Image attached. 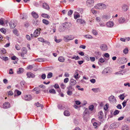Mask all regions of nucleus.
Instances as JSON below:
<instances>
[{"mask_svg": "<svg viewBox=\"0 0 130 130\" xmlns=\"http://www.w3.org/2000/svg\"><path fill=\"white\" fill-rule=\"evenodd\" d=\"M24 71V69L22 68H20L19 69V70L17 71V73L18 74H20L22 73Z\"/></svg>", "mask_w": 130, "mask_h": 130, "instance_id": "4be33fe9", "label": "nucleus"}, {"mask_svg": "<svg viewBox=\"0 0 130 130\" xmlns=\"http://www.w3.org/2000/svg\"><path fill=\"white\" fill-rule=\"evenodd\" d=\"M108 72V71H107V69H104L103 71L102 72V74H104L106 73H107Z\"/></svg>", "mask_w": 130, "mask_h": 130, "instance_id": "5fc2aeb1", "label": "nucleus"}, {"mask_svg": "<svg viewBox=\"0 0 130 130\" xmlns=\"http://www.w3.org/2000/svg\"><path fill=\"white\" fill-rule=\"evenodd\" d=\"M0 31L3 33L5 34L6 32V30L5 29H4V28H2L1 29Z\"/></svg>", "mask_w": 130, "mask_h": 130, "instance_id": "a19ab883", "label": "nucleus"}, {"mask_svg": "<svg viewBox=\"0 0 130 130\" xmlns=\"http://www.w3.org/2000/svg\"><path fill=\"white\" fill-rule=\"evenodd\" d=\"M117 60L119 63L121 64L125 63L127 61V59L125 57L119 58Z\"/></svg>", "mask_w": 130, "mask_h": 130, "instance_id": "f257e3e1", "label": "nucleus"}, {"mask_svg": "<svg viewBox=\"0 0 130 130\" xmlns=\"http://www.w3.org/2000/svg\"><path fill=\"white\" fill-rule=\"evenodd\" d=\"M1 51L2 53H3V54H5L6 53V51L4 48H2L1 50Z\"/></svg>", "mask_w": 130, "mask_h": 130, "instance_id": "c03bdc74", "label": "nucleus"}, {"mask_svg": "<svg viewBox=\"0 0 130 130\" xmlns=\"http://www.w3.org/2000/svg\"><path fill=\"white\" fill-rule=\"evenodd\" d=\"M94 8L96 9H100V4H98L96 6H94Z\"/></svg>", "mask_w": 130, "mask_h": 130, "instance_id": "4d7b16f0", "label": "nucleus"}, {"mask_svg": "<svg viewBox=\"0 0 130 130\" xmlns=\"http://www.w3.org/2000/svg\"><path fill=\"white\" fill-rule=\"evenodd\" d=\"M85 37L86 38L88 39H92L93 38V37L92 36L89 35H86L85 36Z\"/></svg>", "mask_w": 130, "mask_h": 130, "instance_id": "de8ad7c7", "label": "nucleus"}, {"mask_svg": "<svg viewBox=\"0 0 130 130\" xmlns=\"http://www.w3.org/2000/svg\"><path fill=\"white\" fill-rule=\"evenodd\" d=\"M41 30V29L40 28L37 29L34 32V37H37L39 36L40 33V31Z\"/></svg>", "mask_w": 130, "mask_h": 130, "instance_id": "39448f33", "label": "nucleus"}, {"mask_svg": "<svg viewBox=\"0 0 130 130\" xmlns=\"http://www.w3.org/2000/svg\"><path fill=\"white\" fill-rule=\"evenodd\" d=\"M118 109H121L122 108V107L121 105L120 104H118L116 106Z\"/></svg>", "mask_w": 130, "mask_h": 130, "instance_id": "bf43d9fd", "label": "nucleus"}, {"mask_svg": "<svg viewBox=\"0 0 130 130\" xmlns=\"http://www.w3.org/2000/svg\"><path fill=\"white\" fill-rule=\"evenodd\" d=\"M65 29L63 25H62L59 26V30L60 32L62 31H64Z\"/></svg>", "mask_w": 130, "mask_h": 130, "instance_id": "6ab92c4d", "label": "nucleus"}, {"mask_svg": "<svg viewBox=\"0 0 130 130\" xmlns=\"http://www.w3.org/2000/svg\"><path fill=\"white\" fill-rule=\"evenodd\" d=\"M58 107L59 109H63V106L61 104L58 105Z\"/></svg>", "mask_w": 130, "mask_h": 130, "instance_id": "e2e57ef3", "label": "nucleus"}, {"mask_svg": "<svg viewBox=\"0 0 130 130\" xmlns=\"http://www.w3.org/2000/svg\"><path fill=\"white\" fill-rule=\"evenodd\" d=\"M29 25V23L27 22H26L25 23L24 26L26 27H28Z\"/></svg>", "mask_w": 130, "mask_h": 130, "instance_id": "69168bd1", "label": "nucleus"}, {"mask_svg": "<svg viewBox=\"0 0 130 130\" xmlns=\"http://www.w3.org/2000/svg\"><path fill=\"white\" fill-rule=\"evenodd\" d=\"M90 59L91 61L93 62L95 61V58L94 57H90Z\"/></svg>", "mask_w": 130, "mask_h": 130, "instance_id": "0e129e2a", "label": "nucleus"}, {"mask_svg": "<svg viewBox=\"0 0 130 130\" xmlns=\"http://www.w3.org/2000/svg\"><path fill=\"white\" fill-rule=\"evenodd\" d=\"M53 76V74L51 72H49L47 75V77L48 78H50L51 77H52Z\"/></svg>", "mask_w": 130, "mask_h": 130, "instance_id": "2f4dec72", "label": "nucleus"}, {"mask_svg": "<svg viewBox=\"0 0 130 130\" xmlns=\"http://www.w3.org/2000/svg\"><path fill=\"white\" fill-rule=\"evenodd\" d=\"M120 112V111H119L118 110H116L114 111L113 114L114 115H116L119 114Z\"/></svg>", "mask_w": 130, "mask_h": 130, "instance_id": "58836bf2", "label": "nucleus"}, {"mask_svg": "<svg viewBox=\"0 0 130 130\" xmlns=\"http://www.w3.org/2000/svg\"><path fill=\"white\" fill-rule=\"evenodd\" d=\"M90 82L92 83H94L95 82V80L93 78L92 79L90 80Z\"/></svg>", "mask_w": 130, "mask_h": 130, "instance_id": "052dcab7", "label": "nucleus"}, {"mask_svg": "<svg viewBox=\"0 0 130 130\" xmlns=\"http://www.w3.org/2000/svg\"><path fill=\"white\" fill-rule=\"evenodd\" d=\"M17 30L15 29H14L13 30V33L15 34V35H17V36H18V34H17Z\"/></svg>", "mask_w": 130, "mask_h": 130, "instance_id": "3c124183", "label": "nucleus"}, {"mask_svg": "<svg viewBox=\"0 0 130 130\" xmlns=\"http://www.w3.org/2000/svg\"><path fill=\"white\" fill-rule=\"evenodd\" d=\"M70 85L74 86L76 84V80L73 79H71L70 80Z\"/></svg>", "mask_w": 130, "mask_h": 130, "instance_id": "9d476101", "label": "nucleus"}, {"mask_svg": "<svg viewBox=\"0 0 130 130\" xmlns=\"http://www.w3.org/2000/svg\"><path fill=\"white\" fill-rule=\"evenodd\" d=\"M122 9L124 11H126L128 9V8L127 6L125 4L123 5L122 7Z\"/></svg>", "mask_w": 130, "mask_h": 130, "instance_id": "5701e85b", "label": "nucleus"}, {"mask_svg": "<svg viewBox=\"0 0 130 130\" xmlns=\"http://www.w3.org/2000/svg\"><path fill=\"white\" fill-rule=\"evenodd\" d=\"M122 130H129V128L127 125H125L122 127Z\"/></svg>", "mask_w": 130, "mask_h": 130, "instance_id": "c756f323", "label": "nucleus"}, {"mask_svg": "<svg viewBox=\"0 0 130 130\" xmlns=\"http://www.w3.org/2000/svg\"><path fill=\"white\" fill-rule=\"evenodd\" d=\"M76 75H74V77L76 79H77L78 78V76L79 74H78V73L77 72H76Z\"/></svg>", "mask_w": 130, "mask_h": 130, "instance_id": "13d9d810", "label": "nucleus"}, {"mask_svg": "<svg viewBox=\"0 0 130 130\" xmlns=\"http://www.w3.org/2000/svg\"><path fill=\"white\" fill-rule=\"evenodd\" d=\"M94 106L93 105H91L89 107V109L91 111H92L94 109Z\"/></svg>", "mask_w": 130, "mask_h": 130, "instance_id": "ea45409f", "label": "nucleus"}, {"mask_svg": "<svg viewBox=\"0 0 130 130\" xmlns=\"http://www.w3.org/2000/svg\"><path fill=\"white\" fill-rule=\"evenodd\" d=\"M38 40L39 41L42 42H46V41H44V39L42 38H38Z\"/></svg>", "mask_w": 130, "mask_h": 130, "instance_id": "09e8293b", "label": "nucleus"}, {"mask_svg": "<svg viewBox=\"0 0 130 130\" xmlns=\"http://www.w3.org/2000/svg\"><path fill=\"white\" fill-rule=\"evenodd\" d=\"M100 48L103 51H105L108 49V47L107 45L105 44H102L100 46Z\"/></svg>", "mask_w": 130, "mask_h": 130, "instance_id": "423d86ee", "label": "nucleus"}, {"mask_svg": "<svg viewBox=\"0 0 130 130\" xmlns=\"http://www.w3.org/2000/svg\"><path fill=\"white\" fill-rule=\"evenodd\" d=\"M74 38V37L72 36H67L64 37L63 38L64 40L66 42H68L69 40H73Z\"/></svg>", "mask_w": 130, "mask_h": 130, "instance_id": "f03ea898", "label": "nucleus"}, {"mask_svg": "<svg viewBox=\"0 0 130 130\" xmlns=\"http://www.w3.org/2000/svg\"><path fill=\"white\" fill-rule=\"evenodd\" d=\"M21 94V92L18 90L16 89L14 92V96L15 97L17 96H19Z\"/></svg>", "mask_w": 130, "mask_h": 130, "instance_id": "9b49d317", "label": "nucleus"}, {"mask_svg": "<svg viewBox=\"0 0 130 130\" xmlns=\"http://www.w3.org/2000/svg\"><path fill=\"white\" fill-rule=\"evenodd\" d=\"M3 108L6 109L10 107V104L9 102H5L3 105Z\"/></svg>", "mask_w": 130, "mask_h": 130, "instance_id": "0eeeda50", "label": "nucleus"}, {"mask_svg": "<svg viewBox=\"0 0 130 130\" xmlns=\"http://www.w3.org/2000/svg\"><path fill=\"white\" fill-rule=\"evenodd\" d=\"M67 94L69 96L71 95L72 94V91L70 90H68L67 91Z\"/></svg>", "mask_w": 130, "mask_h": 130, "instance_id": "79ce46f5", "label": "nucleus"}, {"mask_svg": "<svg viewBox=\"0 0 130 130\" xmlns=\"http://www.w3.org/2000/svg\"><path fill=\"white\" fill-rule=\"evenodd\" d=\"M89 113V109L87 108H86L85 110L84 113V114L86 115Z\"/></svg>", "mask_w": 130, "mask_h": 130, "instance_id": "37998d69", "label": "nucleus"}, {"mask_svg": "<svg viewBox=\"0 0 130 130\" xmlns=\"http://www.w3.org/2000/svg\"><path fill=\"white\" fill-rule=\"evenodd\" d=\"M58 60L61 62H63L64 61V58L62 56H60L58 58Z\"/></svg>", "mask_w": 130, "mask_h": 130, "instance_id": "cd10ccee", "label": "nucleus"}, {"mask_svg": "<svg viewBox=\"0 0 130 130\" xmlns=\"http://www.w3.org/2000/svg\"><path fill=\"white\" fill-rule=\"evenodd\" d=\"M15 47L16 49L18 50H19L20 49V46L19 45H15Z\"/></svg>", "mask_w": 130, "mask_h": 130, "instance_id": "6e6d98bb", "label": "nucleus"}, {"mask_svg": "<svg viewBox=\"0 0 130 130\" xmlns=\"http://www.w3.org/2000/svg\"><path fill=\"white\" fill-rule=\"evenodd\" d=\"M26 75L27 77L29 78L30 77L34 78L35 77V75L31 72H27Z\"/></svg>", "mask_w": 130, "mask_h": 130, "instance_id": "f8f14e48", "label": "nucleus"}, {"mask_svg": "<svg viewBox=\"0 0 130 130\" xmlns=\"http://www.w3.org/2000/svg\"><path fill=\"white\" fill-rule=\"evenodd\" d=\"M46 75L44 74H42L41 76V77L43 79H45L46 78Z\"/></svg>", "mask_w": 130, "mask_h": 130, "instance_id": "603ef678", "label": "nucleus"}, {"mask_svg": "<svg viewBox=\"0 0 130 130\" xmlns=\"http://www.w3.org/2000/svg\"><path fill=\"white\" fill-rule=\"evenodd\" d=\"M42 7L43 8L47 10L50 9L49 6L46 3H44L43 4Z\"/></svg>", "mask_w": 130, "mask_h": 130, "instance_id": "2eb2a0df", "label": "nucleus"}, {"mask_svg": "<svg viewBox=\"0 0 130 130\" xmlns=\"http://www.w3.org/2000/svg\"><path fill=\"white\" fill-rule=\"evenodd\" d=\"M33 68L32 66L31 65H29L27 67V68L28 69H32Z\"/></svg>", "mask_w": 130, "mask_h": 130, "instance_id": "338daca9", "label": "nucleus"}, {"mask_svg": "<svg viewBox=\"0 0 130 130\" xmlns=\"http://www.w3.org/2000/svg\"><path fill=\"white\" fill-rule=\"evenodd\" d=\"M92 90L94 92H97L100 91V89L99 88H92Z\"/></svg>", "mask_w": 130, "mask_h": 130, "instance_id": "bb28decb", "label": "nucleus"}, {"mask_svg": "<svg viewBox=\"0 0 130 130\" xmlns=\"http://www.w3.org/2000/svg\"><path fill=\"white\" fill-rule=\"evenodd\" d=\"M128 51V49L127 48H126L123 50V53L125 54H127Z\"/></svg>", "mask_w": 130, "mask_h": 130, "instance_id": "f704fd0d", "label": "nucleus"}, {"mask_svg": "<svg viewBox=\"0 0 130 130\" xmlns=\"http://www.w3.org/2000/svg\"><path fill=\"white\" fill-rule=\"evenodd\" d=\"M100 7V9H105L106 7V5L102 4H99Z\"/></svg>", "mask_w": 130, "mask_h": 130, "instance_id": "aec40b11", "label": "nucleus"}, {"mask_svg": "<svg viewBox=\"0 0 130 130\" xmlns=\"http://www.w3.org/2000/svg\"><path fill=\"white\" fill-rule=\"evenodd\" d=\"M31 96L30 95H26L25 97V99L26 101H30L32 99Z\"/></svg>", "mask_w": 130, "mask_h": 130, "instance_id": "f3484780", "label": "nucleus"}, {"mask_svg": "<svg viewBox=\"0 0 130 130\" xmlns=\"http://www.w3.org/2000/svg\"><path fill=\"white\" fill-rule=\"evenodd\" d=\"M80 16V15L78 14H76V15L74 14V18L75 19H76L77 18H79Z\"/></svg>", "mask_w": 130, "mask_h": 130, "instance_id": "864d4df0", "label": "nucleus"}, {"mask_svg": "<svg viewBox=\"0 0 130 130\" xmlns=\"http://www.w3.org/2000/svg\"><path fill=\"white\" fill-rule=\"evenodd\" d=\"M41 16L44 18H46L49 19L50 17L49 15L46 14L42 13L41 14Z\"/></svg>", "mask_w": 130, "mask_h": 130, "instance_id": "c85d7f7f", "label": "nucleus"}, {"mask_svg": "<svg viewBox=\"0 0 130 130\" xmlns=\"http://www.w3.org/2000/svg\"><path fill=\"white\" fill-rule=\"evenodd\" d=\"M94 1L93 0H87V6H90L91 5L93 6Z\"/></svg>", "mask_w": 130, "mask_h": 130, "instance_id": "6e6552de", "label": "nucleus"}, {"mask_svg": "<svg viewBox=\"0 0 130 130\" xmlns=\"http://www.w3.org/2000/svg\"><path fill=\"white\" fill-rule=\"evenodd\" d=\"M103 18L106 19H109L110 18V16L109 15H104L103 16Z\"/></svg>", "mask_w": 130, "mask_h": 130, "instance_id": "a18cd8bd", "label": "nucleus"}, {"mask_svg": "<svg viewBox=\"0 0 130 130\" xmlns=\"http://www.w3.org/2000/svg\"><path fill=\"white\" fill-rule=\"evenodd\" d=\"M128 100V99H127L126 101L124 100L123 102L122 103V105H123V108L126 105V103L127 102V101Z\"/></svg>", "mask_w": 130, "mask_h": 130, "instance_id": "e433bc0d", "label": "nucleus"}, {"mask_svg": "<svg viewBox=\"0 0 130 130\" xmlns=\"http://www.w3.org/2000/svg\"><path fill=\"white\" fill-rule=\"evenodd\" d=\"M92 32L93 34L95 36L96 35L98 34V32L95 30H93Z\"/></svg>", "mask_w": 130, "mask_h": 130, "instance_id": "49530a36", "label": "nucleus"}, {"mask_svg": "<svg viewBox=\"0 0 130 130\" xmlns=\"http://www.w3.org/2000/svg\"><path fill=\"white\" fill-rule=\"evenodd\" d=\"M63 25L65 28H68L71 26V24L70 23L67 22L64 23Z\"/></svg>", "mask_w": 130, "mask_h": 130, "instance_id": "1a4fd4ad", "label": "nucleus"}, {"mask_svg": "<svg viewBox=\"0 0 130 130\" xmlns=\"http://www.w3.org/2000/svg\"><path fill=\"white\" fill-rule=\"evenodd\" d=\"M8 95H12L13 94V92L11 91H10L8 92Z\"/></svg>", "mask_w": 130, "mask_h": 130, "instance_id": "680f3d73", "label": "nucleus"}, {"mask_svg": "<svg viewBox=\"0 0 130 130\" xmlns=\"http://www.w3.org/2000/svg\"><path fill=\"white\" fill-rule=\"evenodd\" d=\"M119 126V124L118 123H114L110 125V128L111 129H113Z\"/></svg>", "mask_w": 130, "mask_h": 130, "instance_id": "20e7f679", "label": "nucleus"}, {"mask_svg": "<svg viewBox=\"0 0 130 130\" xmlns=\"http://www.w3.org/2000/svg\"><path fill=\"white\" fill-rule=\"evenodd\" d=\"M9 24L11 28H13L15 26V24L12 21L10 22Z\"/></svg>", "mask_w": 130, "mask_h": 130, "instance_id": "dca6fc26", "label": "nucleus"}, {"mask_svg": "<svg viewBox=\"0 0 130 130\" xmlns=\"http://www.w3.org/2000/svg\"><path fill=\"white\" fill-rule=\"evenodd\" d=\"M114 25L112 21H109L106 23V25L108 27H112Z\"/></svg>", "mask_w": 130, "mask_h": 130, "instance_id": "ddd939ff", "label": "nucleus"}, {"mask_svg": "<svg viewBox=\"0 0 130 130\" xmlns=\"http://www.w3.org/2000/svg\"><path fill=\"white\" fill-rule=\"evenodd\" d=\"M49 92L51 93L55 94L56 93L55 90L54 89H52L49 91Z\"/></svg>", "mask_w": 130, "mask_h": 130, "instance_id": "473e14b6", "label": "nucleus"}, {"mask_svg": "<svg viewBox=\"0 0 130 130\" xmlns=\"http://www.w3.org/2000/svg\"><path fill=\"white\" fill-rule=\"evenodd\" d=\"M98 116L100 119H102L103 117V113L102 111H101L99 112H98Z\"/></svg>", "mask_w": 130, "mask_h": 130, "instance_id": "4468645a", "label": "nucleus"}, {"mask_svg": "<svg viewBox=\"0 0 130 130\" xmlns=\"http://www.w3.org/2000/svg\"><path fill=\"white\" fill-rule=\"evenodd\" d=\"M99 61L101 63H103L105 61L104 60L103 58H101L99 59Z\"/></svg>", "mask_w": 130, "mask_h": 130, "instance_id": "774afa93", "label": "nucleus"}, {"mask_svg": "<svg viewBox=\"0 0 130 130\" xmlns=\"http://www.w3.org/2000/svg\"><path fill=\"white\" fill-rule=\"evenodd\" d=\"M125 20L124 17L119 18L118 20L119 22L120 23H123L125 21Z\"/></svg>", "mask_w": 130, "mask_h": 130, "instance_id": "a211bd4d", "label": "nucleus"}, {"mask_svg": "<svg viewBox=\"0 0 130 130\" xmlns=\"http://www.w3.org/2000/svg\"><path fill=\"white\" fill-rule=\"evenodd\" d=\"M43 58H38L37 59H36L35 60L36 61H38L39 62H42L43 61Z\"/></svg>", "mask_w": 130, "mask_h": 130, "instance_id": "4c0bfd02", "label": "nucleus"}, {"mask_svg": "<svg viewBox=\"0 0 130 130\" xmlns=\"http://www.w3.org/2000/svg\"><path fill=\"white\" fill-rule=\"evenodd\" d=\"M55 41L57 43H58L62 41V39H59L57 40L56 39V37L55 36Z\"/></svg>", "mask_w": 130, "mask_h": 130, "instance_id": "72a5a7b5", "label": "nucleus"}, {"mask_svg": "<svg viewBox=\"0 0 130 130\" xmlns=\"http://www.w3.org/2000/svg\"><path fill=\"white\" fill-rule=\"evenodd\" d=\"M124 93L122 94L119 96H118L119 99L122 100H123L125 98V96L124 95Z\"/></svg>", "mask_w": 130, "mask_h": 130, "instance_id": "393cba45", "label": "nucleus"}, {"mask_svg": "<svg viewBox=\"0 0 130 130\" xmlns=\"http://www.w3.org/2000/svg\"><path fill=\"white\" fill-rule=\"evenodd\" d=\"M109 100L112 103H115L117 102L116 98L113 95H111L109 97Z\"/></svg>", "mask_w": 130, "mask_h": 130, "instance_id": "7ed1b4c3", "label": "nucleus"}, {"mask_svg": "<svg viewBox=\"0 0 130 130\" xmlns=\"http://www.w3.org/2000/svg\"><path fill=\"white\" fill-rule=\"evenodd\" d=\"M22 53H23L24 54H25L27 53V50L25 47H23L22 49Z\"/></svg>", "mask_w": 130, "mask_h": 130, "instance_id": "7c9ffc66", "label": "nucleus"}, {"mask_svg": "<svg viewBox=\"0 0 130 130\" xmlns=\"http://www.w3.org/2000/svg\"><path fill=\"white\" fill-rule=\"evenodd\" d=\"M42 22L43 23L46 25L49 24L48 21L45 19H44L42 20Z\"/></svg>", "mask_w": 130, "mask_h": 130, "instance_id": "c9c22d12", "label": "nucleus"}, {"mask_svg": "<svg viewBox=\"0 0 130 130\" xmlns=\"http://www.w3.org/2000/svg\"><path fill=\"white\" fill-rule=\"evenodd\" d=\"M77 22L78 23H80V24H82L84 23H85V22L84 20H82L81 19H77Z\"/></svg>", "mask_w": 130, "mask_h": 130, "instance_id": "b1692460", "label": "nucleus"}, {"mask_svg": "<svg viewBox=\"0 0 130 130\" xmlns=\"http://www.w3.org/2000/svg\"><path fill=\"white\" fill-rule=\"evenodd\" d=\"M73 12V11L71 10H69L68 12V15L69 16H70L72 14Z\"/></svg>", "mask_w": 130, "mask_h": 130, "instance_id": "8fccbe9b", "label": "nucleus"}, {"mask_svg": "<svg viewBox=\"0 0 130 130\" xmlns=\"http://www.w3.org/2000/svg\"><path fill=\"white\" fill-rule=\"evenodd\" d=\"M64 114L66 116H69L70 115V113L68 110H65L64 112Z\"/></svg>", "mask_w": 130, "mask_h": 130, "instance_id": "a878e982", "label": "nucleus"}, {"mask_svg": "<svg viewBox=\"0 0 130 130\" xmlns=\"http://www.w3.org/2000/svg\"><path fill=\"white\" fill-rule=\"evenodd\" d=\"M31 14L34 18H37L38 17V14L34 11L32 12Z\"/></svg>", "mask_w": 130, "mask_h": 130, "instance_id": "412c9836", "label": "nucleus"}]
</instances>
